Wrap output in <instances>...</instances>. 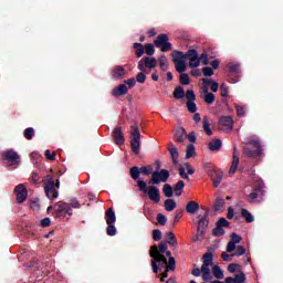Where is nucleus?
<instances>
[{
	"label": "nucleus",
	"mask_w": 283,
	"mask_h": 283,
	"mask_svg": "<svg viewBox=\"0 0 283 283\" xmlns=\"http://www.w3.org/2000/svg\"><path fill=\"white\" fill-rule=\"evenodd\" d=\"M167 243H159V249L156 245L150 248V261L154 273H158V264L160 269H165L167 266V258L163 255V253L167 252Z\"/></svg>",
	"instance_id": "1"
},
{
	"label": "nucleus",
	"mask_w": 283,
	"mask_h": 283,
	"mask_svg": "<svg viewBox=\"0 0 283 283\" xmlns=\"http://www.w3.org/2000/svg\"><path fill=\"white\" fill-rule=\"evenodd\" d=\"M248 145L243 148V151L248 158H260L262 156V143L258 136H251L248 139Z\"/></svg>",
	"instance_id": "2"
},
{
	"label": "nucleus",
	"mask_w": 283,
	"mask_h": 283,
	"mask_svg": "<svg viewBox=\"0 0 283 283\" xmlns=\"http://www.w3.org/2000/svg\"><path fill=\"white\" fill-rule=\"evenodd\" d=\"M44 182V191L49 200H56L59 198V187H61V182L59 180L54 182V177L52 175H46Z\"/></svg>",
	"instance_id": "3"
},
{
	"label": "nucleus",
	"mask_w": 283,
	"mask_h": 283,
	"mask_svg": "<svg viewBox=\"0 0 283 283\" xmlns=\"http://www.w3.org/2000/svg\"><path fill=\"white\" fill-rule=\"evenodd\" d=\"M211 266H213V254L207 252L203 254V263L201 265V274L203 282H211L213 275H211Z\"/></svg>",
	"instance_id": "4"
},
{
	"label": "nucleus",
	"mask_w": 283,
	"mask_h": 283,
	"mask_svg": "<svg viewBox=\"0 0 283 283\" xmlns=\"http://www.w3.org/2000/svg\"><path fill=\"white\" fill-rule=\"evenodd\" d=\"M137 187L139 188V191L148 193V198L151 200V202H160V190L156 186H150L147 188V182L139 180L137 181Z\"/></svg>",
	"instance_id": "5"
},
{
	"label": "nucleus",
	"mask_w": 283,
	"mask_h": 283,
	"mask_svg": "<svg viewBox=\"0 0 283 283\" xmlns=\"http://www.w3.org/2000/svg\"><path fill=\"white\" fill-rule=\"evenodd\" d=\"M130 136L132 151L138 156L140 154V129H138V125L130 126Z\"/></svg>",
	"instance_id": "6"
},
{
	"label": "nucleus",
	"mask_w": 283,
	"mask_h": 283,
	"mask_svg": "<svg viewBox=\"0 0 283 283\" xmlns=\"http://www.w3.org/2000/svg\"><path fill=\"white\" fill-rule=\"evenodd\" d=\"M171 56H172V63H175V70H177L179 74L187 72L185 53L182 51H174Z\"/></svg>",
	"instance_id": "7"
},
{
	"label": "nucleus",
	"mask_w": 283,
	"mask_h": 283,
	"mask_svg": "<svg viewBox=\"0 0 283 283\" xmlns=\"http://www.w3.org/2000/svg\"><path fill=\"white\" fill-rule=\"evenodd\" d=\"M81 207V203L78 201L74 200L71 203H65L63 201H60L56 203V213L57 216H63V213H66L67 216H72V208L78 209Z\"/></svg>",
	"instance_id": "8"
},
{
	"label": "nucleus",
	"mask_w": 283,
	"mask_h": 283,
	"mask_svg": "<svg viewBox=\"0 0 283 283\" xmlns=\"http://www.w3.org/2000/svg\"><path fill=\"white\" fill-rule=\"evenodd\" d=\"M158 65V60L154 56H147L139 60L137 69L139 72H147V70H154Z\"/></svg>",
	"instance_id": "9"
},
{
	"label": "nucleus",
	"mask_w": 283,
	"mask_h": 283,
	"mask_svg": "<svg viewBox=\"0 0 283 283\" xmlns=\"http://www.w3.org/2000/svg\"><path fill=\"white\" fill-rule=\"evenodd\" d=\"M169 176L170 174L167 169L156 170L153 172V177L148 185H160V182H167V180H169Z\"/></svg>",
	"instance_id": "10"
},
{
	"label": "nucleus",
	"mask_w": 283,
	"mask_h": 283,
	"mask_svg": "<svg viewBox=\"0 0 283 283\" xmlns=\"http://www.w3.org/2000/svg\"><path fill=\"white\" fill-rule=\"evenodd\" d=\"M185 59H189V67L191 70H196V67H200V60L198 56V51L196 49H190L187 53H184Z\"/></svg>",
	"instance_id": "11"
},
{
	"label": "nucleus",
	"mask_w": 283,
	"mask_h": 283,
	"mask_svg": "<svg viewBox=\"0 0 283 283\" xmlns=\"http://www.w3.org/2000/svg\"><path fill=\"white\" fill-rule=\"evenodd\" d=\"M156 48H160L161 52H169L171 50V42H169V36L167 34H160L155 40Z\"/></svg>",
	"instance_id": "12"
},
{
	"label": "nucleus",
	"mask_w": 283,
	"mask_h": 283,
	"mask_svg": "<svg viewBox=\"0 0 283 283\" xmlns=\"http://www.w3.org/2000/svg\"><path fill=\"white\" fill-rule=\"evenodd\" d=\"M2 156L11 167H17L21 163V157L13 149L7 150Z\"/></svg>",
	"instance_id": "13"
},
{
	"label": "nucleus",
	"mask_w": 283,
	"mask_h": 283,
	"mask_svg": "<svg viewBox=\"0 0 283 283\" xmlns=\"http://www.w3.org/2000/svg\"><path fill=\"white\" fill-rule=\"evenodd\" d=\"M14 193L17 196V202H19V205L28 200V188H25V185L23 184H20L14 188Z\"/></svg>",
	"instance_id": "14"
},
{
	"label": "nucleus",
	"mask_w": 283,
	"mask_h": 283,
	"mask_svg": "<svg viewBox=\"0 0 283 283\" xmlns=\"http://www.w3.org/2000/svg\"><path fill=\"white\" fill-rule=\"evenodd\" d=\"M219 125L222 132H232L233 118L231 116H222L219 119Z\"/></svg>",
	"instance_id": "15"
},
{
	"label": "nucleus",
	"mask_w": 283,
	"mask_h": 283,
	"mask_svg": "<svg viewBox=\"0 0 283 283\" xmlns=\"http://www.w3.org/2000/svg\"><path fill=\"white\" fill-rule=\"evenodd\" d=\"M193 174H196V170L193 167H191V165H189V163L179 166V176L184 178V180H190L189 176H193Z\"/></svg>",
	"instance_id": "16"
},
{
	"label": "nucleus",
	"mask_w": 283,
	"mask_h": 283,
	"mask_svg": "<svg viewBox=\"0 0 283 283\" xmlns=\"http://www.w3.org/2000/svg\"><path fill=\"white\" fill-rule=\"evenodd\" d=\"M209 212H205V214L199 219L198 222V229H197V233L199 235H202L205 233V230L207 229V227H209Z\"/></svg>",
	"instance_id": "17"
},
{
	"label": "nucleus",
	"mask_w": 283,
	"mask_h": 283,
	"mask_svg": "<svg viewBox=\"0 0 283 283\" xmlns=\"http://www.w3.org/2000/svg\"><path fill=\"white\" fill-rule=\"evenodd\" d=\"M239 166H240V155L238 154V149L234 148L232 153V164L230 166L229 176H233V174L238 171Z\"/></svg>",
	"instance_id": "18"
},
{
	"label": "nucleus",
	"mask_w": 283,
	"mask_h": 283,
	"mask_svg": "<svg viewBox=\"0 0 283 283\" xmlns=\"http://www.w3.org/2000/svg\"><path fill=\"white\" fill-rule=\"evenodd\" d=\"M125 74H127V71H125V67H123L120 65L113 67L112 72H111V76L115 81H120V78L125 77Z\"/></svg>",
	"instance_id": "19"
},
{
	"label": "nucleus",
	"mask_w": 283,
	"mask_h": 283,
	"mask_svg": "<svg viewBox=\"0 0 283 283\" xmlns=\"http://www.w3.org/2000/svg\"><path fill=\"white\" fill-rule=\"evenodd\" d=\"M113 138L116 145H125V135L123 134V128L117 126L113 130Z\"/></svg>",
	"instance_id": "20"
},
{
	"label": "nucleus",
	"mask_w": 283,
	"mask_h": 283,
	"mask_svg": "<svg viewBox=\"0 0 283 283\" xmlns=\"http://www.w3.org/2000/svg\"><path fill=\"white\" fill-rule=\"evenodd\" d=\"M127 92H129L127 84H119L117 87L113 88L112 96H115V97L125 96Z\"/></svg>",
	"instance_id": "21"
},
{
	"label": "nucleus",
	"mask_w": 283,
	"mask_h": 283,
	"mask_svg": "<svg viewBox=\"0 0 283 283\" xmlns=\"http://www.w3.org/2000/svg\"><path fill=\"white\" fill-rule=\"evenodd\" d=\"M186 211L190 216H196V212L200 211V203H198L197 201H189L186 205Z\"/></svg>",
	"instance_id": "22"
},
{
	"label": "nucleus",
	"mask_w": 283,
	"mask_h": 283,
	"mask_svg": "<svg viewBox=\"0 0 283 283\" xmlns=\"http://www.w3.org/2000/svg\"><path fill=\"white\" fill-rule=\"evenodd\" d=\"M221 148H222V140L220 139H211L208 143V149L210 151H220Z\"/></svg>",
	"instance_id": "23"
},
{
	"label": "nucleus",
	"mask_w": 283,
	"mask_h": 283,
	"mask_svg": "<svg viewBox=\"0 0 283 283\" xmlns=\"http://www.w3.org/2000/svg\"><path fill=\"white\" fill-rule=\"evenodd\" d=\"M185 136H187V130L184 127H177L175 129V137L177 143H185Z\"/></svg>",
	"instance_id": "24"
},
{
	"label": "nucleus",
	"mask_w": 283,
	"mask_h": 283,
	"mask_svg": "<svg viewBox=\"0 0 283 283\" xmlns=\"http://www.w3.org/2000/svg\"><path fill=\"white\" fill-rule=\"evenodd\" d=\"M116 222V212H114L113 208H109L106 211V223L107 224H114Z\"/></svg>",
	"instance_id": "25"
},
{
	"label": "nucleus",
	"mask_w": 283,
	"mask_h": 283,
	"mask_svg": "<svg viewBox=\"0 0 283 283\" xmlns=\"http://www.w3.org/2000/svg\"><path fill=\"white\" fill-rule=\"evenodd\" d=\"M212 275L217 279V280H224V272L222 271V269L220 268V265H214L212 268Z\"/></svg>",
	"instance_id": "26"
},
{
	"label": "nucleus",
	"mask_w": 283,
	"mask_h": 283,
	"mask_svg": "<svg viewBox=\"0 0 283 283\" xmlns=\"http://www.w3.org/2000/svg\"><path fill=\"white\" fill-rule=\"evenodd\" d=\"M224 199L222 198H218L214 202V211L216 213H222V211H224Z\"/></svg>",
	"instance_id": "27"
},
{
	"label": "nucleus",
	"mask_w": 283,
	"mask_h": 283,
	"mask_svg": "<svg viewBox=\"0 0 283 283\" xmlns=\"http://www.w3.org/2000/svg\"><path fill=\"white\" fill-rule=\"evenodd\" d=\"M223 176H224V174H222V171L214 172L211 176L214 187H220V182H222Z\"/></svg>",
	"instance_id": "28"
},
{
	"label": "nucleus",
	"mask_w": 283,
	"mask_h": 283,
	"mask_svg": "<svg viewBox=\"0 0 283 283\" xmlns=\"http://www.w3.org/2000/svg\"><path fill=\"white\" fill-rule=\"evenodd\" d=\"M169 154H170V156H171V158H172V163L175 164V165H178V163H179V154H178V148H176V146H174L172 144H171V148H169Z\"/></svg>",
	"instance_id": "29"
},
{
	"label": "nucleus",
	"mask_w": 283,
	"mask_h": 283,
	"mask_svg": "<svg viewBox=\"0 0 283 283\" xmlns=\"http://www.w3.org/2000/svg\"><path fill=\"white\" fill-rule=\"evenodd\" d=\"M133 48L135 49V54H136L137 59H140V56H143V54H145V46H143L142 43L135 42L133 44Z\"/></svg>",
	"instance_id": "30"
},
{
	"label": "nucleus",
	"mask_w": 283,
	"mask_h": 283,
	"mask_svg": "<svg viewBox=\"0 0 283 283\" xmlns=\"http://www.w3.org/2000/svg\"><path fill=\"white\" fill-rule=\"evenodd\" d=\"M159 67L163 70V72H167V70H169V62L167 61L166 55L159 56Z\"/></svg>",
	"instance_id": "31"
},
{
	"label": "nucleus",
	"mask_w": 283,
	"mask_h": 283,
	"mask_svg": "<svg viewBox=\"0 0 283 283\" xmlns=\"http://www.w3.org/2000/svg\"><path fill=\"white\" fill-rule=\"evenodd\" d=\"M203 130L208 136L213 135V130H211V124L209 123V117L207 116L203 117Z\"/></svg>",
	"instance_id": "32"
},
{
	"label": "nucleus",
	"mask_w": 283,
	"mask_h": 283,
	"mask_svg": "<svg viewBox=\"0 0 283 283\" xmlns=\"http://www.w3.org/2000/svg\"><path fill=\"white\" fill-rule=\"evenodd\" d=\"M166 242L171 247H176V244H178V240H176V234H174L171 231L168 232L166 237Z\"/></svg>",
	"instance_id": "33"
},
{
	"label": "nucleus",
	"mask_w": 283,
	"mask_h": 283,
	"mask_svg": "<svg viewBox=\"0 0 283 283\" xmlns=\"http://www.w3.org/2000/svg\"><path fill=\"white\" fill-rule=\"evenodd\" d=\"M201 98H203L207 105H213V103L216 102V95H213V93H207L206 95H201Z\"/></svg>",
	"instance_id": "34"
},
{
	"label": "nucleus",
	"mask_w": 283,
	"mask_h": 283,
	"mask_svg": "<svg viewBox=\"0 0 283 283\" xmlns=\"http://www.w3.org/2000/svg\"><path fill=\"white\" fill-rule=\"evenodd\" d=\"M163 192L166 196V198L174 197V188H171V185H169V184L164 185Z\"/></svg>",
	"instance_id": "35"
},
{
	"label": "nucleus",
	"mask_w": 283,
	"mask_h": 283,
	"mask_svg": "<svg viewBox=\"0 0 283 283\" xmlns=\"http://www.w3.org/2000/svg\"><path fill=\"white\" fill-rule=\"evenodd\" d=\"M241 216L242 218H245V222L251 223L253 222V220H255V218H253V214H251V212H249V210L247 209H241Z\"/></svg>",
	"instance_id": "36"
},
{
	"label": "nucleus",
	"mask_w": 283,
	"mask_h": 283,
	"mask_svg": "<svg viewBox=\"0 0 283 283\" xmlns=\"http://www.w3.org/2000/svg\"><path fill=\"white\" fill-rule=\"evenodd\" d=\"M140 174L144 176H154V167L151 166H143L139 168Z\"/></svg>",
	"instance_id": "37"
},
{
	"label": "nucleus",
	"mask_w": 283,
	"mask_h": 283,
	"mask_svg": "<svg viewBox=\"0 0 283 283\" xmlns=\"http://www.w3.org/2000/svg\"><path fill=\"white\" fill-rule=\"evenodd\" d=\"M164 207L166 211H174V209H176V201L174 199H167L164 202Z\"/></svg>",
	"instance_id": "38"
},
{
	"label": "nucleus",
	"mask_w": 283,
	"mask_h": 283,
	"mask_svg": "<svg viewBox=\"0 0 283 283\" xmlns=\"http://www.w3.org/2000/svg\"><path fill=\"white\" fill-rule=\"evenodd\" d=\"M253 189H254V191H262V189H264V181H262V179L255 177Z\"/></svg>",
	"instance_id": "39"
},
{
	"label": "nucleus",
	"mask_w": 283,
	"mask_h": 283,
	"mask_svg": "<svg viewBox=\"0 0 283 283\" xmlns=\"http://www.w3.org/2000/svg\"><path fill=\"white\" fill-rule=\"evenodd\" d=\"M182 189H185V181L179 180L174 187V191H176V196H182Z\"/></svg>",
	"instance_id": "40"
},
{
	"label": "nucleus",
	"mask_w": 283,
	"mask_h": 283,
	"mask_svg": "<svg viewBox=\"0 0 283 283\" xmlns=\"http://www.w3.org/2000/svg\"><path fill=\"white\" fill-rule=\"evenodd\" d=\"M130 177L133 180H138L140 178V168L134 166L130 168Z\"/></svg>",
	"instance_id": "41"
},
{
	"label": "nucleus",
	"mask_w": 283,
	"mask_h": 283,
	"mask_svg": "<svg viewBox=\"0 0 283 283\" xmlns=\"http://www.w3.org/2000/svg\"><path fill=\"white\" fill-rule=\"evenodd\" d=\"M186 107L188 108V112H190V114H196V112H198V106L196 105V102L187 101Z\"/></svg>",
	"instance_id": "42"
},
{
	"label": "nucleus",
	"mask_w": 283,
	"mask_h": 283,
	"mask_svg": "<svg viewBox=\"0 0 283 283\" xmlns=\"http://www.w3.org/2000/svg\"><path fill=\"white\" fill-rule=\"evenodd\" d=\"M174 96L177 99L185 98V88H182V86L176 87L174 91Z\"/></svg>",
	"instance_id": "43"
},
{
	"label": "nucleus",
	"mask_w": 283,
	"mask_h": 283,
	"mask_svg": "<svg viewBox=\"0 0 283 283\" xmlns=\"http://www.w3.org/2000/svg\"><path fill=\"white\" fill-rule=\"evenodd\" d=\"M193 154H196V146H193V144H189L186 150V158H193Z\"/></svg>",
	"instance_id": "44"
},
{
	"label": "nucleus",
	"mask_w": 283,
	"mask_h": 283,
	"mask_svg": "<svg viewBox=\"0 0 283 283\" xmlns=\"http://www.w3.org/2000/svg\"><path fill=\"white\" fill-rule=\"evenodd\" d=\"M144 52H146L148 56H154V54L156 53V49L154 48V44L148 43L145 45Z\"/></svg>",
	"instance_id": "45"
},
{
	"label": "nucleus",
	"mask_w": 283,
	"mask_h": 283,
	"mask_svg": "<svg viewBox=\"0 0 283 283\" xmlns=\"http://www.w3.org/2000/svg\"><path fill=\"white\" fill-rule=\"evenodd\" d=\"M24 138H27V140H32V138H34V128L29 127L24 130Z\"/></svg>",
	"instance_id": "46"
},
{
	"label": "nucleus",
	"mask_w": 283,
	"mask_h": 283,
	"mask_svg": "<svg viewBox=\"0 0 283 283\" xmlns=\"http://www.w3.org/2000/svg\"><path fill=\"white\" fill-rule=\"evenodd\" d=\"M153 240L155 242H160V240H163V232L158 229L153 231Z\"/></svg>",
	"instance_id": "47"
},
{
	"label": "nucleus",
	"mask_w": 283,
	"mask_h": 283,
	"mask_svg": "<svg viewBox=\"0 0 283 283\" xmlns=\"http://www.w3.org/2000/svg\"><path fill=\"white\" fill-rule=\"evenodd\" d=\"M234 282H238V283L247 282V275H244V272H240L239 274H235Z\"/></svg>",
	"instance_id": "48"
},
{
	"label": "nucleus",
	"mask_w": 283,
	"mask_h": 283,
	"mask_svg": "<svg viewBox=\"0 0 283 283\" xmlns=\"http://www.w3.org/2000/svg\"><path fill=\"white\" fill-rule=\"evenodd\" d=\"M180 83L181 85H189L191 83L187 73L180 74Z\"/></svg>",
	"instance_id": "49"
},
{
	"label": "nucleus",
	"mask_w": 283,
	"mask_h": 283,
	"mask_svg": "<svg viewBox=\"0 0 283 283\" xmlns=\"http://www.w3.org/2000/svg\"><path fill=\"white\" fill-rule=\"evenodd\" d=\"M213 235H216L217 238H220V235H224V229L220 226H217L213 230H212Z\"/></svg>",
	"instance_id": "50"
},
{
	"label": "nucleus",
	"mask_w": 283,
	"mask_h": 283,
	"mask_svg": "<svg viewBox=\"0 0 283 283\" xmlns=\"http://www.w3.org/2000/svg\"><path fill=\"white\" fill-rule=\"evenodd\" d=\"M244 253H247V249H244L243 245H238L235 249V253H233L232 255H237V258H240V255H244Z\"/></svg>",
	"instance_id": "51"
},
{
	"label": "nucleus",
	"mask_w": 283,
	"mask_h": 283,
	"mask_svg": "<svg viewBox=\"0 0 283 283\" xmlns=\"http://www.w3.org/2000/svg\"><path fill=\"white\" fill-rule=\"evenodd\" d=\"M106 233L107 235H111V237L116 235V226H114V223L108 224V227L106 228Z\"/></svg>",
	"instance_id": "52"
},
{
	"label": "nucleus",
	"mask_w": 283,
	"mask_h": 283,
	"mask_svg": "<svg viewBox=\"0 0 283 283\" xmlns=\"http://www.w3.org/2000/svg\"><path fill=\"white\" fill-rule=\"evenodd\" d=\"M157 222L161 224V227H165L167 224V217L163 213L157 214Z\"/></svg>",
	"instance_id": "53"
},
{
	"label": "nucleus",
	"mask_w": 283,
	"mask_h": 283,
	"mask_svg": "<svg viewBox=\"0 0 283 283\" xmlns=\"http://www.w3.org/2000/svg\"><path fill=\"white\" fill-rule=\"evenodd\" d=\"M221 96L223 98H227V96H229V86H227L226 83L221 84Z\"/></svg>",
	"instance_id": "54"
},
{
	"label": "nucleus",
	"mask_w": 283,
	"mask_h": 283,
	"mask_svg": "<svg viewBox=\"0 0 283 283\" xmlns=\"http://www.w3.org/2000/svg\"><path fill=\"white\" fill-rule=\"evenodd\" d=\"M137 83H145L147 81V75H145V72H139L136 76Z\"/></svg>",
	"instance_id": "55"
},
{
	"label": "nucleus",
	"mask_w": 283,
	"mask_h": 283,
	"mask_svg": "<svg viewBox=\"0 0 283 283\" xmlns=\"http://www.w3.org/2000/svg\"><path fill=\"white\" fill-rule=\"evenodd\" d=\"M199 63H203V65H209V56L207 55V53H202L199 56Z\"/></svg>",
	"instance_id": "56"
},
{
	"label": "nucleus",
	"mask_w": 283,
	"mask_h": 283,
	"mask_svg": "<svg viewBox=\"0 0 283 283\" xmlns=\"http://www.w3.org/2000/svg\"><path fill=\"white\" fill-rule=\"evenodd\" d=\"M186 98L187 101H191V102L196 101V93H193V91L191 90H188L186 92Z\"/></svg>",
	"instance_id": "57"
},
{
	"label": "nucleus",
	"mask_w": 283,
	"mask_h": 283,
	"mask_svg": "<svg viewBox=\"0 0 283 283\" xmlns=\"http://www.w3.org/2000/svg\"><path fill=\"white\" fill-rule=\"evenodd\" d=\"M40 178H39V174L36 172H32L31 177H30V181L33 184V185H39L40 182Z\"/></svg>",
	"instance_id": "58"
},
{
	"label": "nucleus",
	"mask_w": 283,
	"mask_h": 283,
	"mask_svg": "<svg viewBox=\"0 0 283 283\" xmlns=\"http://www.w3.org/2000/svg\"><path fill=\"white\" fill-rule=\"evenodd\" d=\"M168 269L169 271H175L176 269V259L174 256H170L168 260Z\"/></svg>",
	"instance_id": "59"
},
{
	"label": "nucleus",
	"mask_w": 283,
	"mask_h": 283,
	"mask_svg": "<svg viewBox=\"0 0 283 283\" xmlns=\"http://www.w3.org/2000/svg\"><path fill=\"white\" fill-rule=\"evenodd\" d=\"M203 76H213V69L206 66L202 69Z\"/></svg>",
	"instance_id": "60"
},
{
	"label": "nucleus",
	"mask_w": 283,
	"mask_h": 283,
	"mask_svg": "<svg viewBox=\"0 0 283 283\" xmlns=\"http://www.w3.org/2000/svg\"><path fill=\"white\" fill-rule=\"evenodd\" d=\"M242 241V238L240 235H238L237 233H232L231 234V241L234 244H240V242Z\"/></svg>",
	"instance_id": "61"
},
{
	"label": "nucleus",
	"mask_w": 283,
	"mask_h": 283,
	"mask_svg": "<svg viewBox=\"0 0 283 283\" xmlns=\"http://www.w3.org/2000/svg\"><path fill=\"white\" fill-rule=\"evenodd\" d=\"M229 224H230V223L228 222V220H227L226 218H223V217L220 218V219L218 220V222H217V226H218V227H221V228H222V227H229Z\"/></svg>",
	"instance_id": "62"
},
{
	"label": "nucleus",
	"mask_w": 283,
	"mask_h": 283,
	"mask_svg": "<svg viewBox=\"0 0 283 283\" xmlns=\"http://www.w3.org/2000/svg\"><path fill=\"white\" fill-rule=\"evenodd\" d=\"M228 70H229V72H238V70H240V65L230 63V64H228Z\"/></svg>",
	"instance_id": "63"
},
{
	"label": "nucleus",
	"mask_w": 283,
	"mask_h": 283,
	"mask_svg": "<svg viewBox=\"0 0 283 283\" xmlns=\"http://www.w3.org/2000/svg\"><path fill=\"white\" fill-rule=\"evenodd\" d=\"M240 265H238L237 263H231V264H229L228 265V271H229V273H235L237 271H238V268H239Z\"/></svg>",
	"instance_id": "64"
}]
</instances>
